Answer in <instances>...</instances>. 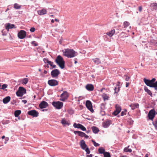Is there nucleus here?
<instances>
[{
  "label": "nucleus",
  "instance_id": "obj_1",
  "mask_svg": "<svg viewBox=\"0 0 157 157\" xmlns=\"http://www.w3.org/2000/svg\"><path fill=\"white\" fill-rule=\"evenodd\" d=\"M63 55L68 58H72L77 55V53L73 49L67 48L63 50Z\"/></svg>",
  "mask_w": 157,
  "mask_h": 157
},
{
  "label": "nucleus",
  "instance_id": "obj_2",
  "mask_svg": "<svg viewBox=\"0 0 157 157\" xmlns=\"http://www.w3.org/2000/svg\"><path fill=\"white\" fill-rule=\"evenodd\" d=\"M55 62L61 68L63 69L65 67V61L63 58L60 55L56 57Z\"/></svg>",
  "mask_w": 157,
  "mask_h": 157
},
{
  "label": "nucleus",
  "instance_id": "obj_3",
  "mask_svg": "<svg viewBox=\"0 0 157 157\" xmlns=\"http://www.w3.org/2000/svg\"><path fill=\"white\" fill-rule=\"evenodd\" d=\"M155 78H154L152 79L151 80H149L146 79L144 78V81L145 84L148 86L150 87H152L154 86V82L155 81Z\"/></svg>",
  "mask_w": 157,
  "mask_h": 157
},
{
  "label": "nucleus",
  "instance_id": "obj_4",
  "mask_svg": "<svg viewBox=\"0 0 157 157\" xmlns=\"http://www.w3.org/2000/svg\"><path fill=\"white\" fill-rule=\"evenodd\" d=\"M26 93V90L21 86L19 87L18 90L16 92V94L18 97H22Z\"/></svg>",
  "mask_w": 157,
  "mask_h": 157
},
{
  "label": "nucleus",
  "instance_id": "obj_5",
  "mask_svg": "<svg viewBox=\"0 0 157 157\" xmlns=\"http://www.w3.org/2000/svg\"><path fill=\"white\" fill-rule=\"evenodd\" d=\"M52 104L55 107L58 109H61L63 105V103L59 101H53Z\"/></svg>",
  "mask_w": 157,
  "mask_h": 157
},
{
  "label": "nucleus",
  "instance_id": "obj_6",
  "mask_svg": "<svg viewBox=\"0 0 157 157\" xmlns=\"http://www.w3.org/2000/svg\"><path fill=\"white\" fill-rule=\"evenodd\" d=\"M155 115L156 112L155 109H153L149 111L148 114V117L150 120H153L155 117Z\"/></svg>",
  "mask_w": 157,
  "mask_h": 157
},
{
  "label": "nucleus",
  "instance_id": "obj_7",
  "mask_svg": "<svg viewBox=\"0 0 157 157\" xmlns=\"http://www.w3.org/2000/svg\"><path fill=\"white\" fill-rule=\"evenodd\" d=\"M69 94L67 91H64L63 93L61 94L60 100L64 101L69 97Z\"/></svg>",
  "mask_w": 157,
  "mask_h": 157
},
{
  "label": "nucleus",
  "instance_id": "obj_8",
  "mask_svg": "<svg viewBox=\"0 0 157 157\" xmlns=\"http://www.w3.org/2000/svg\"><path fill=\"white\" fill-rule=\"evenodd\" d=\"M58 81L55 79H51L48 80V84L52 86H56L58 84Z\"/></svg>",
  "mask_w": 157,
  "mask_h": 157
},
{
  "label": "nucleus",
  "instance_id": "obj_9",
  "mask_svg": "<svg viewBox=\"0 0 157 157\" xmlns=\"http://www.w3.org/2000/svg\"><path fill=\"white\" fill-rule=\"evenodd\" d=\"M60 74L59 70L57 69H55L52 70L51 72V75L53 78H57L58 75Z\"/></svg>",
  "mask_w": 157,
  "mask_h": 157
},
{
  "label": "nucleus",
  "instance_id": "obj_10",
  "mask_svg": "<svg viewBox=\"0 0 157 157\" xmlns=\"http://www.w3.org/2000/svg\"><path fill=\"white\" fill-rule=\"evenodd\" d=\"M26 32L23 30H20L18 33V37L20 39L24 38L26 36Z\"/></svg>",
  "mask_w": 157,
  "mask_h": 157
},
{
  "label": "nucleus",
  "instance_id": "obj_11",
  "mask_svg": "<svg viewBox=\"0 0 157 157\" xmlns=\"http://www.w3.org/2000/svg\"><path fill=\"white\" fill-rule=\"evenodd\" d=\"M86 105L87 108L92 113L94 112V110L92 108V104L91 102L89 100H87L86 101Z\"/></svg>",
  "mask_w": 157,
  "mask_h": 157
},
{
  "label": "nucleus",
  "instance_id": "obj_12",
  "mask_svg": "<svg viewBox=\"0 0 157 157\" xmlns=\"http://www.w3.org/2000/svg\"><path fill=\"white\" fill-rule=\"evenodd\" d=\"M28 114L33 117H37L38 115V112L35 110H32L29 111L28 113Z\"/></svg>",
  "mask_w": 157,
  "mask_h": 157
},
{
  "label": "nucleus",
  "instance_id": "obj_13",
  "mask_svg": "<svg viewBox=\"0 0 157 157\" xmlns=\"http://www.w3.org/2000/svg\"><path fill=\"white\" fill-rule=\"evenodd\" d=\"M116 110L113 113V114L115 115H117L121 111V107L118 105H117L115 106Z\"/></svg>",
  "mask_w": 157,
  "mask_h": 157
},
{
  "label": "nucleus",
  "instance_id": "obj_14",
  "mask_svg": "<svg viewBox=\"0 0 157 157\" xmlns=\"http://www.w3.org/2000/svg\"><path fill=\"white\" fill-rule=\"evenodd\" d=\"M13 28H15L14 24L8 23L5 25V28L7 31H9L10 29H12Z\"/></svg>",
  "mask_w": 157,
  "mask_h": 157
},
{
  "label": "nucleus",
  "instance_id": "obj_15",
  "mask_svg": "<svg viewBox=\"0 0 157 157\" xmlns=\"http://www.w3.org/2000/svg\"><path fill=\"white\" fill-rule=\"evenodd\" d=\"M39 106L40 108L42 109L46 108L48 106V104L46 102L43 101L39 104Z\"/></svg>",
  "mask_w": 157,
  "mask_h": 157
},
{
  "label": "nucleus",
  "instance_id": "obj_16",
  "mask_svg": "<svg viewBox=\"0 0 157 157\" xmlns=\"http://www.w3.org/2000/svg\"><path fill=\"white\" fill-rule=\"evenodd\" d=\"M80 144L81 148L83 150L85 149L87 147L85 143V141L83 140H81Z\"/></svg>",
  "mask_w": 157,
  "mask_h": 157
},
{
  "label": "nucleus",
  "instance_id": "obj_17",
  "mask_svg": "<svg viewBox=\"0 0 157 157\" xmlns=\"http://www.w3.org/2000/svg\"><path fill=\"white\" fill-rule=\"evenodd\" d=\"M86 88L88 91H92L94 90V86L92 84H88L86 86Z\"/></svg>",
  "mask_w": 157,
  "mask_h": 157
},
{
  "label": "nucleus",
  "instance_id": "obj_18",
  "mask_svg": "<svg viewBox=\"0 0 157 157\" xmlns=\"http://www.w3.org/2000/svg\"><path fill=\"white\" fill-rule=\"evenodd\" d=\"M47 11L45 9H43L42 10H40L37 11L38 14L40 15H42L47 13Z\"/></svg>",
  "mask_w": 157,
  "mask_h": 157
},
{
  "label": "nucleus",
  "instance_id": "obj_19",
  "mask_svg": "<svg viewBox=\"0 0 157 157\" xmlns=\"http://www.w3.org/2000/svg\"><path fill=\"white\" fill-rule=\"evenodd\" d=\"M61 123L64 126L65 125H69L70 124V122L67 121L65 118H63L62 119Z\"/></svg>",
  "mask_w": 157,
  "mask_h": 157
},
{
  "label": "nucleus",
  "instance_id": "obj_20",
  "mask_svg": "<svg viewBox=\"0 0 157 157\" xmlns=\"http://www.w3.org/2000/svg\"><path fill=\"white\" fill-rule=\"evenodd\" d=\"M10 97L7 96L3 99V102L4 104H6L10 101Z\"/></svg>",
  "mask_w": 157,
  "mask_h": 157
},
{
  "label": "nucleus",
  "instance_id": "obj_21",
  "mask_svg": "<svg viewBox=\"0 0 157 157\" xmlns=\"http://www.w3.org/2000/svg\"><path fill=\"white\" fill-rule=\"evenodd\" d=\"M130 106L131 108V109L133 110L136 108H138L139 105L138 103L136 104H132L129 105Z\"/></svg>",
  "mask_w": 157,
  "mask_h": 157
},
{
  "label": "nucleus",
  "instance_id": "obj_22",
  "mask_svg": "<svg viewBox=\"0 0 157 157\" xmlns=\"http://www.w3.org/2000/svg\"><path fill=\"white\" fill-rule=\"evenodd\" d=\"M74 133L75 134H77L78 136H81L83 137L85 133L83 132L80 131H74Z\"/></svg>",
  "mask_w": 157,
  "mask_h": 157
},
{
  "label": "nucleus",
  "instance_id": "obj_23",
  "mask_svg": "<svg viewBox=\"0 0 157 157\" xmlns=\"http://www.w3.org/2000/svg\"><path fill=\"white\" fill-rule=\"evenodd\" d=\"M115 33V29H113L110 32H107L106 34L108 35L109 37L112 36Z\"/></svg>",
  "mask_w": 157,
  "mask_h": 157
},
{
  "label": "nucleus",
  "instance_id": "obj_24",
  "mask_svg": "<svg viewBox=\"0 0 157 157\" xmlns=\"http://www.w3.org/2000/svg\"><path fill=\"white\" fill-rule=\"evenodd\" d=\"M92 60L96 64H99L101 63V60L98 58H95V59H93Z\"/></svg>",
  "mask_w": 157,
  "mask_h": 157
},
{
  "label": "nucleus",
  "instance_id": "obj_25",
  "mask_svg": "<svg viewBox=\"0 0 157 157\" xmlns=\"http://www.w3.org/2000/svg\"><path fill=\"white\" fill-rule=\"evenodd\" d=\"M92 129L93 132L94 133H97L99 131L98 128L95 126H93L92 127Z\"/></svg>",
  "mask_w": 157,
  "mask_h": 157
},
{
  "label": "nucleus",
  "instance_id": "obj_26",
  "mask_svg": "<svg viewBox=\"0 0 157 157\" xmlns=\"http://www.w3.org/2000/svg\"><path fill=\"white\" fill-rule=\"evenodd\" d=\"M110 124V121H109L104 122L103 124V127L105 128L108 127Z\"/></svg>",
  "mask_w": 157,
  "mask_h": 157
},
{
  "label": "nucleus",
  "instance_id": "obj_27",
  "mask_svg": "<svg viewBox=\"0 0 157 157\" xmlns=\"http://www.w3.org/2000/svg\"><path fill=\"white\" fill-rule=\"evenodd\" d=\"M150 6L153 10H156L157 9V3H153L151 4Z\"/></svg>",
  "mask_w": 157,
  "mask_h": 157
},
{
  "label": "nucleus",
  "instance_id": "obj_28",
  "mask_svg": "<svg viewBox=\"0 0 157 157\" xmlns=\"http://www.w3.org/2000/svg\"><path fill=\"white\" fill-rule=\"evenodd\" d=\"M21 111L20 110H17L14 112V116L16 117H17L21 114Z\"/></svg>",
  "mask_w": 157,
  "mask_h": 157
},
{
  "label": "nucleus",
  "instance_id": "obj_29",
  "mask_svg": "<svg viewBox=\"0 0 157 157\" xmlns=\"http://www.w3.org/2000/svg\"><path fill=\"white\" fill-rule=\"evenodd\" d=\"M98 151L100 154H104V153L105 152V149L103 147H101L98 149Z\"/></svg>",
  "mask_w": 157,
  "mask_h": 157
},
{
  "label": "nucleus",
  "instance_id": "obj_30",
  "mask_svg": "<svg viewBox=\"0 0 157 157\" xmlns=\"http://www.w3.org/2000/svg\"><path fill=\"white\" fill-rule=\"evenodd\" d=\"M144 89L146 92L148 94L151 96H152V93L151 91L149 90L147 87H144Z\"/></svg>",
  "mask_w": 157,
  "mask_h": 157
},
{
  "label": "nucleus",
  "instance_id": "obj_31",
  "mask_svg": "<svg viewBox=\"0 0 157 157\" xmlns=\"http://www.w3.org/2000/svg\"><path fill=\"white\" fill-rule=\"evenodd\" d=\"M102 97L104 100H108L109 98L108 95L105 93L102 94Z\"/></svg>",
  "mask_w": 157,
  "mask_h": 157
},
{
  "label": "nucleus",
  "instance_id": "obj_32",
  "mask_svg": "<svg viewBox=\"0 0 157 157\" xmlns=\"http://www.w3.org/2000/svg\"><path fill=\"white\" fill-rule=\"evenodd\" d=\"M81 125V124H77L76 123H75L74 124L73 126L75 128H80Z\"/></svg>",
  "mask_w": 157,
  "mask_h": 157
},
{
  "label": "nucleus",
  "instance_id": "obj_33",
  "mask_svg": "<svg viewBox=\"0 0 157 157\" xmlns=\"http://www.w3.org/2000/svg\"><path fill=\"white\" fill-rule=\"evenodd\" d=\"M21 7V6L17 3H15L14 5V8L16 9H20Z\"/></svg>",
  "mask_w": 157,
  "mask_h": 157
},
{
  "label": "nucleus",
  "instance_id": "obj_34",
  "mask_svg": "<svg viewBox=\"0 0 157 157\" xmlns=\"http://www.w3.org/2000/svg\"><path fill=\"white\" fill-rule=\"evenodd\" d=\"M129 146H128L127 147H125L124 149V151L125 152H131L132 151V150L131 149L128 148Z\"/></svg>",
  "mask_w": 157,
  "mask_h": 157
},
{
  "label": "nucleus",
  "instance_id": "obj_35",
  "mask_svg": "<svg viewBox=\"0 0 157 157\" xmlns=\"http://www.w3.org/2000/svg\"><path fill=\"white\" fill-rule=\"evenodd\" d=\"M124 28H127V27H128L130 25L129 23L126 21H124Z\"/></svg>",
  "mask_w": 157,
  "mask_h": 157
},
{
  "label": "nucleus",
  "instance_id": "obj_36",
  "mask_svg": "<svg viewBox=\"0 0 157 157\" xmlns=\"http://www.w3.org/2000/svg\"><path fill=\"white\" fill-rule=\"evenodd\" d=\"M28 81V79L27 78H24L22 79V83L26 84Z\"/></svg>",
  "mask_w": 157,
  "mask_h": 157
},
{
  "label": "nucleus",
  "instance_id": "obj_37",
  "mask_svg": "<svg viewBox=\"0 0 157 157\" xmlns=\"http://www.w3.org/2000/svg\"><path fill=\"white\" fill-rule=\"evenodd\" d=\"M104 157H111L110 153L107 152H105L103 154Z\"/></svg>",
  "mask_w": 157,
  "mask_h": 157
},
{
  "label": "nucleus",
  "instance_id": "obj_38",
  "mask_svg": "<svg viewBox=\"0 0 157 157\" xmlns=\"http://www.w3.org/2000/svg\"><path fill=\"white\" fill-rule=\"evenodd\" d=\"M152 124L154 126L155 129L157 130V119H156L154 122H153Z\"/></svg>",
  "mask_w": 157,
  "mask_h": 157
},
{
  "label": "nucleus",
  "instance_id": "obj_39",
  "mask_svg": "<svg viewBox=\"0 0 157 157\" xmlns=\"http://www.w3.org/2000/svg\"><path fill=\"white\" fill-rule=\"evenodd\" d=\"M49 62L48 64H49L52 67V69L53 68L56 67V66L53 64V62H51L50 61Z\"/></svg>",
  "mask_w": 157,
  "mask_h": 157
},
{
  "label": "nucleus",
  "instance_id": "obj_40",
  "mask_svg": "<svg viewBox=\"0 0 157 157\" xmlns=\"http://www.w3.org/2000/svg\"><path fill=\"white\" fill-rule=\"evenodd\" d=\"M114 93H117L120 90V87H118L117 88L116 87H114Z\"/></svg>",
  "mask_w": 157,
  "mask_h": 157
},
{
  "label": "nucleus",
  "instance_id": "obj_41",
  "mask_svg": "<svg viewBox=\"0 0 157 157\" xmlns=\"http://www.w3.org/2000/svg\"><path fill=\"white\" fill-rule=\"evenodd\" d=\"M8 86V85L6 84H4L2 85V87L1 88V89L2 90H4Z\"/></svg>",
  "mask_w": 157,
  "mask_h": 157
},
{
  "label": "nucleus",
  "instance_id": "obj_42",
  "mask_svg": "<svg viewBox=\"0 0 157 157\" xmlns=\"http://www.w3.org/2000/svg\"><path fill=\"white\" fill-rule=\"evenodd\" d=\"M92 142H93L94 144V145L95 147H98L99 146V144L97 143H96L95 141L92 140Z\"/></svg>",
  "mask_w": 157,
  "mask_h": 157
},
{
  "label": "nucleus",
  "instance_id": "obj_43",
  "mask_svg": "<svg viewBox=\"0 0 157 157\" xmlns=\"http://www.w3.org/2000/svg\"><path fill=\"white\" fill-rule=\"evenodd\" d=\"M127 110H125L124 111H123L121 112V116H123L124 115H125L126 114Z\"/></svg>",
  "mask_w": 157,
  "mask_h": 157
},
{
  "label": "nucleus",
  "instance_id": "obj_44",
  "mask_svg": "<svg viewBox=\"0 0 157 157\" xmlns=\"http://www.w3.org/2000/svg\"><path fill=\"white\" fill-rule=\"evenodd\" d=\"M84 150H85L87 154H89L90 153V151L88 147L86 148Z\"/></svg>",
  "mask_w": 157,
  "mask_h": 157
},
{
  "label": "nucleus",
  "instance_id": "obj_45",
  "mask_svg": "<svg viewBox=\"0 0 157 157\" xmlns=\"http://www.w3.org/2000/svg\"><path fill=\"white\" fill-rule=\"evenodd\" d=\"M80 128L81 129L82 131H85L86 130L85 127L82 125H81Z\"/></svg>",
  "mask_w": 157,
  "mask_h": 157
},
{
  "label": "nucleus",
  "instance_id": "obj_46",
  "mask_svg": "<svg viewBox=\"0 0 157 157\" xmlns=\"http://www.w3.org/2000/svg\"><path fill=\"white\" fill-rule=\"evenodd\" d=\"M32 44L35 46H37L38 45V44L36 43V41H32Z\"/></svg>",
  "mask_w": 157,
  "mask_h": 157
},
{
  "label": "nucleus",
  "instance_id": "obj_47",
  "mask_svg": "<svg viewBox=\"0 0 157 157\" xmlns=\"http://www.w3.org/2000/svg\"><path fill=\"white\" fill-rule=\"evenodd\" d=\"M43 61L45 63H49V62L50 61L48 59H46V58H44L43 59Z\"/></svg>",
  "mask_w": 157,
  "mask_h": 157
},
{
  "label": "nucleus",
  "instance_id": "obj_48",
  "mask_svg": "<svg viewBox=\"0 0 157 157\" xmlns=\"http://www.w3.org/2000/svg\"><path fill=\"white\" fill-rule=\"evenodd\" d=\"M124 76L126 77L125 79L127 81H128L130 78V76H127V75H124Z\"/></svg>",
  "mask_w": 157,
  "mask_h": 157
},
{
  "label": "nucleus",
  "instance_id": "obj_49",
  "mask_svg": "<svg viewBox=\"0 0 157 157\" xmlns=\"http://www.w3.org/2000/svg\"><path fill=\"white\" fill-rule=\"evenodd\" d=\"M35 28L34 27H32L30 29V31L32 32H33L35 31Z\"/></svg>",
  "mask_w": 157,
  "mask_h": 157
},
{
  "label": "nucleus",
  "instance_id": "obj_50",
  "mask_svg": "<svg viewBox=\"0 0 157 157\" xmlns=\"http://www.w3.org/2000/svg\"><path fill=\"white\" fill-rule=\"evenodd\" d=\"M139 10L141 12L142 11V8L141 6H140L138 8Z\"/></svg>",
  "mask_w": 157,
  "mask_h": 157
},
{
  "label": "nucleus",
  "instance_id": "obj_51",
  "mask_svg": "<svg viewBox=\"0 0 157 157\" xmlns=\"http://www.w3.org/2000/svg\"><path fill=\"white\" fill-rule=\"evenodd\" d=\"M157 87V81L155 82H154V87Z\"/></svg>",
  "mask_w": 157,
  "mask_h": 157
},
{
  "label": "nucleus",
  "instance_id": "obj_52",
  "mask_svg": "<svg viewBox=\"0 0 157 157\" xmlns=\"http://www.w3.org/2000/svg\"><path fill=\"white\" fill-rule=\"evenodd\" d=\"M83 137H85L86 139H87L89 138V136L86 135L85 133Z\"/></svg>",
  "mask_w": 157,
  "mask_h": 157
},
{
  "label": "nucleus",
  "instance_id": "obj_53",
  "mask_svg": "<svg viewBox=\"0 0 157 157\" xmlns=\"http://www.w3.org/2000/svg\"><path fill=\"white\" fill-rule=\"evenodd\" d=\"M22 102H23L24 104H25L26 103L27 101L25 100H23L22 101Z\"/></svg>",
  "mask_w": 157,
  "mask_h": 157
},
{
  "label": "nucleus",
  "instance_id": "obj_54",
  "mask_svg": "<svg viewBox=\"0 0 157 157\" xmlns=\"http://www.w3.org/2000/svg\"><path fill=\"white\" fill-rule=\"evenodd\" d=\"M92 157V154H91L90 155H86V157Z\"/></svg>",
  "mask_w": 157,
  "mask_h": 157
},
{
  "label": "nucleus",
  "instance_id": "obj_55",
  "mask_svg": "<svg viewBox=\"0 0 157 157\" xmlns=\"http://www.w3.org/2000/svg\"><path fill=\"white\" fill-rule=\"evenodd\" d=\"M129 83L127 82L126 83V87H128L129 85Z\"/></svg>",
  "mask_w": 157,
  "mask_h": 157
},
{
  "label": "nucleus",
  "instance_id": "obj_56",
  "mask_svg": "<svg viewBox=\"0 0 157 157\" xmlns=\"http://www.w3.org/2000/svg\"><path fill=\"white\" fill-rule=\"evenodd\" d=\"M55 21H57V22H59V20L57 19H56L55 20Z\"/></svg>",
  "mask_w": 157,
  "mask_h": 157
},
{
  "label": "nucleus",
  "instance_id": "obj_57",
  "mask_svg": "<svg viewBox=\"0 0 157 157\" xmlns=\"http://www.w3.org/2000/svg\"><path fill=\"white\" fill-rule=\"evenodd\" d=\"M44 73L45 74H46L47 73V71L46 70H44Z\"/></svg>",
  "mask_w": 157,
  "mask_h": 157
},
{
  "label": "nucleus",
  "instance_id": "obj_58",
  "mask_svg": "<svg viewBox=\"0 0 157 157\" xmlns=\"http://www.w3.org/2000/svg\"><path fill=\"white\" fill-rule=\"evenodd\" d=\"M5 136H2V139H4V138H5Z\"/></svg>",
  "mask_w": 157,
  "mask_h": 157
},
{
  "label": "nucleus",
  "instance_id": "obj_59",
  "mask_svg": "<svg viewBox=\"0 0 157 157\" xmlns=\"http://www.w3.org/2000/svg\"><path fill=\"white\" fill-rule=\"evenodd\" d=\"M105 89L104 88H102L101 89V90H100V91L101 92H102V91H103V89Z\"/></svg>",
  "mask_w": 157,
  "mask_h": 157
},
{
  "label": "nucleus",
  "instance_id": "obj_60",
  "mask_svg": "<svg viewBox=\"0 0 157 157\" xmlns=\"http://www.w3.org/2000/svg\"><path fill=\"white\" fill-rule=\"evenodd\" d=\"M54 20H53V19H52L51 21V22L52 23H53L54 22Z\"/></svg>",
  "mask_w": 157,
  "mask_h": 157
},
{
  "label": "nucleus",
  "instance_id": "obj_61",
  "mask_svg": "<svg viewBox=\"0 0 157 157\" xmlns=\"http://www.w3.org/2000/svg\"><path fill=\"white\" fill-rule=\"evenodd\" d=\"M120 157H127V156L126 155H122V156H120Z\"/></svg>",
  "mask_w": 157,
  "mask_h": 157
},
{
  "label": "nucleus",
  "instance_id": "obj_62",
  "mask_svg": "<svg viewBox=\"0 0 157 157\" xmlns=\"http://www.w3.org/2000/svg\"><path fill=\"white\" fill-rule=\"evenodd\" d=\"M144 157H148V154H146L145 155V156H144Z\"/></svg>",
  "mask_w": 157,
  "mask_h": 157
},
{
  "label": "nucleus",
  "instance_id": "obj_63",
  "mask_svg": "<svg viewBox=\"0 0 157 157\" xmlns=\"http://www.w3.org/2000/svg\"><path fill=\"white\" fill-rule=\"evenodd\" d=\"M47 111V109H43L42 110V111Z\"/></svg>",
  "mask_w": 157,
  "mask_h": 157
},
{
  "label": "nucleus",
  "instance_id": "obj_64",
  "mask_svg": "<svg viewBox=\"0 0 157 157\" xmlns=\"http://www.w3.org/2000/svg\"><path fill=\"white\" fill-rule=\"evenodd\" d=\"M154 87L155 88V89L156 90H157V87Z\"/></svg>",
  "mask_w": 157,
  "mask_h": 157
}]
</instances>
